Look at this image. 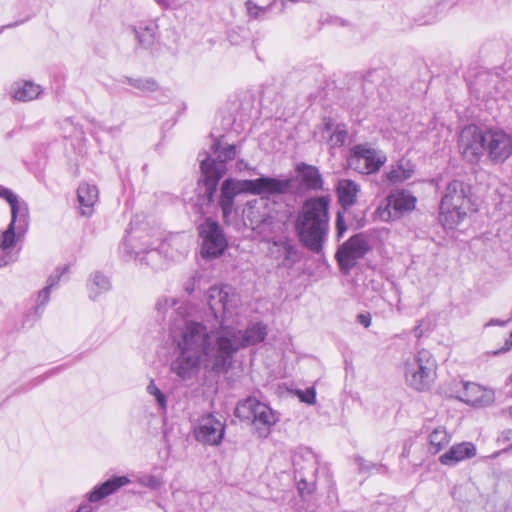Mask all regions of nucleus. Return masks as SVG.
<instances>
[{
	"mask_svg": "<svg viewBox=\"0 0 512 512\" xmlns=\"http://www.w3.org/2000/svg\"><path fill=\"white\" fill-rule=\"evenodd\" d=\"M297 396L299 399L306 404H314L316 402V391L313 387L307 388L306 390H298Z\"/></svg>",
	"mask_w": 512,
	"mask_h": 512,
	"instance_id": "37998d69",
	"label": "nucleus"
},
{
	"mask_svg": "<svg viewBox=\"0 0 512 512\" xmlns=\"http://www.w3.org/2000/svg\"><path fill=\"white\" fill-rule=\"evenodd\" d=\"M509 415L511 416L512 418V406L509 408Z\"/></svg>",
	"mask_w": 512,
	"mask_h": 512,
	"instance_id": "6e6d98bb",
	"label": "nucleus"
},
{
	"mask_svg": "<svg viewBox=\"0 0 512 512\" xmlns=\"http://www.w3.org/2000/svg\"><path fill=\"white\" fill-rule=\"evenodd\" d=\"M347 231V226L345 224L344 216L342 212L338 211L336 216V237L339 241Z\"/></svg>",
	"mask_w": 512,
	"mask_h": 512,
	"instance_id": "c03bdc74",
	"label": "nucleus"
},
{
	"mask_svg": "<svg viewBox=\"0 0 512 512\" xmlns=\"http://www.w3.org/2000/svg\"><path fill=\"white\" fill-rule=\"evenodd\" d=\"M147 393L155 397L160 408L165 409L167 405V399L165 394L157 387L154 380H150L147 388Z\"/></svg>",
	"mask_w": 512,
	"mask_h": 512,
	"instance_id": "ea45409f",
	"label": "nucleus"
},
{
	"mask_svg": "<svg viewBox=\"0 0 512 512\" xmlns=\"http://www.w3.org/2000/svg\"><path fill=\"white\" fill-rule=\"evenodd\" d=\"M29 224V218H25V222L22 225L20 218L11 221L7 229L0 235V251L4 255H10L11 260L15 262L18 258L19 248H17V242L21 236L26 232Z\"/></svg>",
	"mask_w": 512,
	"mask_h": 512,
	"instance_id": "f3484780",
	"label": "nucleus"
},
{
	"mask_svg": "<svg viewBox=\"0 0 512 512\" xmlns=\"http://www.w3.org/2000/svg\"><path fill=\"white\" fill-rule=\"evenodd\" d=\"M505 87L506 82L498 74L488 71L478 73L469 83L471 94L483 101L498 98Z\"/></svg>",
	"mask_w": 512,
	"mask_h": 512,
	"instance_id": "ddd939ff",
	"label": "nucleus"
},
{
	"mask_svg": "<svg viewBox=\"0 0 512 512\" xmlns=\"http://www.w3.org/2000/svg\"><path fill=\"white\" fill-rule=\"evenodd\" d=\"M360 185L351 179H339L336 184L338 202L343 210H348L357 202Z\"/></svg>",
	"mask_w": 512,
	"mask_h": 512,
	"instance_id": "5701e85b",
	"label": "nucleus"
},
{
	"mask_svg": "<svg viewBox=\"0 0 512 512\" xmlns=\"http://www.w3.org/2000/svg\"><path fill=\"white\" fill-rule=\"evenodd\" d=\"M137 482L152 490H157L163 485L162 478L156 475H142L137 478Z\"/></svg>",
	"mask_w": 512,
	"mask_h": 512,
	"instance_id": "58836bf2",
	"label": "nucleus"
},
{
	"mask_svg": "<svg viewBox=\"0 0 512 512\" xmlns=\"http://www.w3.org/2000/svg\"><path fill=\"white\" fill-rule=\"evenodd\" d=\"M436 366L435 359L426 349H421L408 357L404 363L407 385L417 391L428 390L434 381Z\"/></svg>",
	"mask_w": 512,
	"mask_h": 512,
	"instance_id": "423d86ee",
	"label": "nucleus"
},
{
	"mask_svg": "<svg viewBox=\"0 0 512 512\" xmlns=\"http://www.w3.org/2000/svg\"><path fill=\"white\" fill-rule=\"evenodd\" d=\"M456 386L455 397L468 405L484 406L492 400L490 393L476 383L459 382Z\"/></svg>",
	"mask_w": 512,
	"mask_h": 512,
	"instance_id": "6ab92c4d",
	"label": "nucleus"
},
{
	"mask_svg": "<svg viewBox=\"0 0 512 512\" xmlns=\"http://www.w3.org/2000/svg\"><path fill=\"white\" fill-rule=\"evenodd\" d=\"M328 196L307 199L298 212L295 230L302 244L314 253H320L329 231Z\"/></svg>",
	"mask_w": 512,
	"mask_h": 512,
	"instance_id": "f03ea898",
	"label": "nucleus"
},
{
	"mask_svg": "<svg viewBox=\"0 0 512 512\" xmlns=\"http://www.w3.org/2000/svg\"><path fill=\"white\" fill-rule=\"evenodd\" d=\"M279 420L276 412H274L268 405L262 403L258 406L257 413L252 421L256 426L262 425L265 427V434L268 430Z\"/></svg>",
	"mask_w": 512,
	"mask_h": 512,
	"instance_id": "473e14b6",
	"label": "nucleus"
},
{
	"mask_svg": "<svg viewBox=\"0 0 512 512\" xmlns=\"http://www.w3.org/2000/svg\"><path fill=\"white\" fill-rule=\"evenodd\" d=\"M98 193L97 187L89 183H83L78 187L77 196L83 216L92 214L93 206L98 200Z\"/></svg>",
	"mask_w": 512,
	"mask_h": 512,
	"instance_id": "bb28decb",
	"label": "nucleus"
},
{
	"mask_svg": "<svg viewBox=\"0 0 512 512\" xmlns=\"http://www.w3.org/2000/svg\"><path fill=\"white\" fill-rule=\"evenodd\" d=\"M156 25L140 23L134 27L136 39L141 47L149 49L153 46L156 39Z\"/></svg>",
	"mask_w": 512,
	"mask_h": 512,
	"instance_id": "c756f323",
	"label": "nucleus"
},
{
	"mask_svg": "<svg viewBox=\"0 0 512 512\" xmlns=\"http://www.w3.org/2000/svg\"><path fill=\"white\" fill-rule=\"evenodd\" d=\"M248 15L252 18H257L259 15V12L264 11V8L258 6L256 3H254L251 0L246 1L245 3Z\"/></svg>",
	"mask_w": 512,
	"mask_h": 512,
	"instance_id": "a18cd8bd",
	"label": "nucleus"
},
{
	"mask_svg": "<svg viewBox=\"0 0 512 512\" xmlns=\"http://www.w3.org/2000/svg\"><path fill=\"white\" fill-rule=\"evenodd\" d=\"M261 186V177L252 180H236L232 178L224 180L219 199L223 218L227 219L231 214L234 206V199L238 194L250 193L253 195H262Z\"/></svg>",
	"mask_w": 512,
	"mask_h": 512,
	"instance_id": "9d476101",
	"label": "nucleus"
},
{
	"mask_svg": "<svg viewBox=\"0 0 512 512\" xmlns=\"http://www.w3.org/2000/svg\"><path fill=\"white\" fill-rule=\"evenodd\" d=\"M451 441V435L443 427L435 428L429 435L430 451L433 454L440 452Z\"/></svg>",
	"mask_w": 512,
	"mask_h": 512,
	"instance_id": "f704fd0d",
	"label": "nucleus"
},
{
	"mask_svg": "<svg viewBox=\"0 0 512 512\" xmlns=\"http://www.w3.org/2000/svg\"><path fill=\"white\" fill-rule=\"evenodd\" d=\"M159 5L163 7H170L176 0H155Z\"/></svg>",
	"mask_w": 512,
	"mask_h": 512,
	"instance_id": "864d4df0",
	"label": "nucleus"
},
{
	"mask_svg": "<svg viewBox=\"0 0 512 512\" xmlns=\"http://www.w3.org/2000/svg\"><path fill=\"white\" fill-rule=\"evenodd\" d=\"M486 152L491 161L504 162L512 155V136L501 129L487 130Z\"/></svg>",
	"mask_w": 512,
	"mask_h": 512,
	"instance_id": "2eb2a0df",
	"label": "nucleus"
},
{
	"mask_svg": "<svg viewBox=\"0 0 512 512\" xmlns=\"http://www.w3.org/2000/svg\"><path fill=\"white\" fill-rule=\"evenodd\" d=\"M261 404L262 403L256 398L248 397L238 403L235 408V415L241 420L253 421L255 414L257 413L258 406Z\"/></svg>",
	"mask_w": 512,
	"mask_h": 512,
	"instance_id": "72a5a7b5",
	"label": "nucleus"
},
{
	"mask_svg": "<svg viewBox=\"0 0 512 512\" xmlns=\"http://www.w3.org/2000/svg\"><path fill=\"white\" fill-rule=\"evenodd\" d=\"M369 250L370 246L363 234L351 236L338 247L335 254L340 271L343 274H348Z\"/></svg>",
	"mask_w": 512,
	"mask_h": 512,
	"instance_id": "9b49d317",
	"label": "nucleus"
},
{
	"mask_svg": "<svg viewBox=\"0 0 512 512\" xmlns=\"http://www.w3.org/2000/svg\"><path fill=\"white\" fill-rule=\"evenodd\" d=\"M42 89L32 81L14 82L9 89L10 96L19 102L32 101L40 96Z\"/></svg>",
	"mask_w": 512,
	"mask_h": 512,
	"instance_id": "393cba45",
	"label": "nucleus"
},
{
	"mask_svg": "<svg viewBox=\"0 0 512 512\" xmlns=\"http://www.w3.org/2000/svg\"><path fill=\"white\" fill-rule=\"evenodd\" d=\"M294 467L300 476V480L298 482V490L301 494H303L305 489L303 485H307L309 476H311V478L316 476L318 471V458L313 451L306 450L300 459H296L294 461Z\"/></svg>",
	"mask_w": 512,
	"mask_h": 512,
	"instance_id": "aec40b11",
	"label": "nucleus"
},
{
	"mask_svg": "<svg viewBox=\"0 0 512 512\" xmlns=\"http://www.w3.org/2000/svg\"><path fill=\"white\" fill-rule=\"evenodd\" d=\"M355 462L358 466V470L360 473H369L372 470H376L377 472H382L386 470V467L384 465L372 463L370 461L365 460L361 456L355 457Z\"/></svg>",
	"mask_w": 512,
	"mask_h": 512,
	"instance_id": "e433bc0d",
	"label": "nucleus"
},
{
	"mask_svg": "<svg viewBox=\"0 0 512 512\" xmlns=\"http://www.w3.org/2000/svg\"><path fill=\"white\" fill-rule=\"evenodd\" d=\"M11 263H13V261L11 260V256L4 255V253L0 251V268Z\"/></svg>",
	"mask_w": 512,
	"mask_h": 512,
	"instance_id": "603ef678",
	"label": "nucleus"
},
{
	"mask_svg": "<svg viewBox=\"0 0 512 512\" xmlns=\"http://www.w3.org/2000/svg\"><path fill=\"white\" fill-rule=\"evenodd\" d=\"M225 426L214 415L203 416L194 428V436L198 442L207 445H219L224 437Z\"/></svg>",
	"mask_w": 512,
	"mask_h": 512,
	"instance_id": "dca6fc26",
	"label": "nucleus"
},
{
	"mask_svg": "<svg viewBox=\"0 0 512 512\" xmlns=\"http://www.w3.org/2000/svg\"><path fill=\"white\" fill-rule=\"evenodd\" d=\"M154 244L149 231L131 227L120 250L128 259L135 258L152 269H160L163 266V252L160 245L155 247Z\"/></svg>",
	"mask_w": 512,
	"mask_h": 512,
	"instance_id": "39448f33",
	"label": "nucleus"
},
{
	"mask_svg": "<svg viewBox=\"0 0 512 512\" xmlns=\"http://www.w3.org/2000/svg\"><path fill=\"white\" fill-rule=\"evenodd\" d=\"M470 190L469 184L456 179L446 185L439 207V219L445 228H454L467 215L471 205Z\"/></svg>",
	"mask_w": 512,
	"mask_h": 512,
	"instance_id": "7ed1b4c3",
	"label": "nucleus"
},
{
	"mask_svg": "<svg viewBox=\"0 0 512 512\" xmlns=\"http://www.w3.org/2000/svg\"><path fill=\"white\" fill-rule=\"evenodd\" d=\"M387 161L386 155L370 144H357L350 149L349 166L361 174H372L380 170Z\"/></svg>",
	"mask_w": 512,
	"mask_h": 512,
	"instance_id": "1a4fd4ad",
	"label": "nucleus"
},
{
	"mask_svg": "<svg viewBox=\"0 0 512 512\" xmlns=\"http://www.w3.org/2000/svg\"><path fill=\"white\" fill-rule=\"evenodd\" d=\"M0 198L5 199L9 203L11 209V218H14V221L20 218V222L23 225L25 218H29V209L27 203L20 201L16 194L3 186H0Z\"/></svg>",
	"mask_w": 512,
	"mask_h": 512,
	"instance_id": "a878e982",
	"label": "nucleus"
},
{
	"mask_svg": "<svg viewBox=\"0 0 512 512\" xmlns=\"http://www.w3.org/2000/svg\"><path fill=\"white\" fill-rule=\"evenodd\" d=\"M262 195H281L288 192L291 186L289 179H278L268 176L261 177Z\"/></svg>",
	"mask_w": 512,
	"mask_h": 512,
	"instance_id": "c85d7f7f",
	"label": "nucleus"
},
{
	"mask_svg": "<svg viewBox=\"0 0 512 512\" xmlns=\"http://www.w3.org/2000/svg\"><path fill=\"white\" fill-rule=\"evenodd\" d=\"M510 321H511V319L501 320V319L493 318V319H490L487 323H485L484 328H488L491 326L505 327Z\"/></svg>",
	"mask_w": 512,
	"mask_h": 512,
	"instance_id": "09e8293b",
	"label": "nucleus"
},
{
	"mask_svg": "<svg viewBox=\"0 0 512 512\" xmlns=\"http://www.w3.org/2000/svg\"><path fill=\"white\" fill-rule=\"evenodd\" d=\"M69 267L67 265L57 267L47 279V287L50 289L56 288L61 278L68 272Z\"/></svg>",
	"mask_w": 512,
	"mask_h": 512,
	"instance_id": "a19ab883",
	"label": "nucleus"
},
{
	"mask_svg": "<svg viewBox=\"0 0 512 512\" xmlns=\"http://www.w3.org/2000/svg\"><path fill=\"white\" fill-rule=\"evenodd\" d=\"M88 288L90 291V298L95 299L97 295L110 290L111 282L106 275L97 271L90 275Z\"/></svg>",
	"mask_w": 512,
	"mask_h": 512,
	"instance_id": "2f4dec72",
	"label": "nucleus"
},
{
	"mask_svg": "<svg viewBox=\"0 0 512 512\" xmlns=\"http://www.w3.org/2000/svg\"><path fill=\"white\" fill-rule=\"evenodd\" d=\"M51 290L52 289L45 286L41 291H39L37 300H36L37 304L35 307V313L37 315H41L43 313L44 307L50 299Z\"/></svg>",
	"mask_w": 512,
	"mask_h": 512,
	"instance_id": "79ce46f5",
	"label": "nucleus"
},
{
	"mask_svg": "<svg viewBox=\"0 0 512 512\" xmlns=\"http://www.w3.org/2000/svg\"><path fill=\"white\" fill-rule=\"evenodd\" d=\"M415 205L416 198L412 194L405 190L395 191L386 198L385 207H379L377 212L381 220L390 221L412 211Z\"/></svg>",
	"mask_w": 512,
	"mask_h": 512,
	"instance_id": "4468645a",
	"label": "nucleus"
},
{
	"mask_svg": "<svg viewBox=\"0 0 512 512\" xmlns=\"http://www.w3.org/2000/svg\"><path fill=\"white\" fill-rule=\"evenodd\" d=\"M216 159L211 158L206 152L199 154L200 168L203 176L205 195L209 202L213 200L219 180L226 172L225 163L236 156V146L234 144L221 148L220 142L216 141L211 146Z\"/></svg>",
	"mask_w": 512,
	"mask_h": 512,
	"instance_id": "20e7f679",
	"label": "nucleus"
},
{
	"mask_svg": "<svg viewBox=\"0 0 512 512\" xmlns=\"http://www.w3.org/2000/svg\"><path fill=\"white\" fill-rule=\"evenodd\" d=\"M243 222L246 227L269 238L282 230L283 223L269 215L266 203L263 200L248 201L242 212Z\"/></svg>",
	"mask_w": 512,
	"mask_h": 512,
	"instance_id": "0eeeda50",
	"label": "nucleus"
},
{
	"mask_svg": "<svg viewBox=\"0 0 512 512\" xmlns=\"http://www.w3.org/2000/svg\"><path fill=\"white\" fill-rule=\"evenodd\" d=\"M357 322L368 328L371 325V315L370 313H360L357 315Z\"/></svg>",
	"mask_w": 512,
	"mask_h": 512,
	"instance_id": "de8ad7c7",
	"label": "nucleus"
},
{
	"mask_svg": "<svg viewBox=\"0 0 512 512\" xmlns=\"http://www.w3.org/2000/svg\"><path fill=\"white\" fill-rule=\"evenodd\" d=\"M176 303V300L173 298L163 297L158 299V301L156 302V309L158 311H162L166 307H173L174 305H176Z\"/></svg>",
	"mask_w": 512,
	"mask_h": 512,
	"instance_id": "49530a36",
	"label": "nucleus"
},
{
	"mask_svg": "<svg viewBox=\"0 0 512 512\" xmlns=\"http://www.w3.org/2000/svg\"><path fill=\"white\" fill-rule=\"evenodd\" d=\"M300 184L307 190L321 191L323 190L324 180L316 166L306 163H299L295 168Z\"/></svg>",
	"mask_w": 512,
	"mask_h": 512,
	"instance_id": "4be33fe9",
	"label": "nucleus"
},
{
	"mask_svg": "<svg viewBox=\"0 0 512 512\" xmlns=\"http://www.w3.org/2000/svg\"><path fill=\"white\" fill-rule=\"evenodd\" d=\"M274 246L278 248L277 252L279 253V257L281 258L279 266L289 269L300 260L297 248L290 241H275Z\"/></svg>",
	"mask_w": 512,
	"mask_h": 512,
	"instance_id": "cd10ccee",
	"label": "nucleus"
},
{
	"mask_svg": "<svg viewBox=\"0 0 512 512\" xmlns=\"http://www.w3.org/2000/svg\"><path fill=\"white\" fill-rule=\"evenodd\" d=\"M201 239V255L203 258L214 259L221 256L227 248V239L219 223L211 218L197 227Z\"/></svg>",
	"mask_w": 512,
	"mask_h": 512,
	"instance_id": "6e6552de",
	"label": "nucleus"
},
{
	"mask_svg": "<svg viewBox=\"0 0 512 512\" xmlns=\"http://www.w3.org/2000/svg\"><path fill=\"white\" fill-rule=\"evenodd\" d=\"M130 483L127 476H115L95 486L88 494V500L92 503L98 502L107 496L115 493L121 487Z\"/></svg>",
	"mask_w": 512,
	"mask_h": 512,
	"instance_id": "b1692460",
	"label": "nucleus"
},
{
	"mask_svg": "<svg viewBox=\"0 0 512 512\" xmlns=\"http://www.w3.org/2000/svg\"><path fill=\"white\" fill-rule=\"evenodd\" d=\"M207 301L209 312L205 319L183 316L174 319L170 328L175 346L170 370L183 381L195 378L201 368L226 373L239 350L256 345L267 336V326L261 322L240 327V298L231 286L210 287Z\"/></svg>",
	"mask_w": 512,
	"mask_h": 512,
	"instance_id": "f257e3e1",
	"label": "nucleus"
},
{
	"mask_svg": "<svg viewBox=\"0 0 512 512\" xmlns=\"http://www.w3.org/2000/svg\"><path fill=\"white\" fill-rule=\"evenodd\" d=\"M236 167L239 171L249 170L252 174H257L256 168H250L248 163H246L244 160L237 161Z\"/></svg>",
	"mask_w": 512,
	"mask_h": 512,
	"instance_id": "3c124183",
	"label": "nucleus"
},
{
	"mask_svg": "<svg viewBox=\"0 0 512 512\" xmlns=\"http://www.w3.org/2000/svg\"><path fill=\"white\" fill-rule=\"evenodd\" d=\"M347 138V129L345 125H337L335 130L330 135V145L331 147H340L342 146Z\"/></svg>",
	"mask_w": 512,
	"mask_h": 512,
	"instance_id": "4c0bfd02",
	"label": "nucleus"
},
{
	"mask_svg": "<svg viewBox=\"0 0 512 512\" xmlns=\"http://www.w3.org/2000/svg\"><path fill=\"white\" fill-rule=\"evenodd\" d=\"M487 130L470 124L462 128L459 134L458 146L463 157L471 162H477L486 152Z\"/></svg>",
	"mask_w": 512,
	"mask_h": 512,
	"instance_id": "f8f14e48",
	"label": "nucleus"
},
{
	"mask_svg": "<svg viewBox=\"0 0 512 512\" xmlns=\"http://www.w3.org/2000/svg\"><path fill=\"white\" fill-rule=\"evenodd\" d=\"M414 173L413 166L409 161L401 160L396 166H393L386 174V178L390 183H400L409 179Z\"/></svg>",
	"mask_w": 512,
	"mask_h": 512,
	"instance_id": "7c9ffc66",
	"label": "nucleus"
},
{
	"mask_svg": "<svg viewBox=\"0 0 512 512\" xmlns=\"http://www.w3.org/2000/svg\"><path fill=\"white\" fill-rule=\"evenodd\" d=\"M76 512H92V507L89 504H82Z\"/></svg>",
	"mask_w": 512,
	"mask_h": 512,
	"instance_id": "5fc2aeb1",
	"label": "nucleus"
},
{
	"mask_svg": "<svg viewBox=\"0 0 512 512\" xmlns=\"http://www.w3.org/2000/svg\"><path fill=\"white\" fill-rule=\"evenodd\" d=\"M191 242V236L184 232L170 234L159 244L160 251L164 259L181 261L187 256Z\"/></svg>",
	"mask_w": 512,
	"mask_h": 512,
	"instance_id": "a211bd4d",
	"label": "nucleus"
},
{
	"mask_svg": "<svg viewBox=\"0 0 512 512\" xmlns=\"http://www.w3.org/2000/svg\"><path fill=\"white\" fill-rule=\"evenodd\" d=\"M476 455V447L471 442H461L449 448L440 455L439 462L445 466H455L461 461L470 459Z\"/></svg>",
	"mask_w": 512,
	"mask_h": 512,
	"instance_id": "412c9836",
	"label": "nucleus"
},
{
	"mask_svg": "<svg viewBox=\"0 0 512 512\" xmlns=\"http://www.w3.org/2000/svg\"><path fill=\"white\" fill-rule=\"evenodd\" d=\"M123 83H126L142 92H155L158 84L153 78H133L125 77Z\"/></svg>",
	"mask_w": 512,
	"mask_h": 512,
	"instance_id": "c9c22d12",
	"label": "nucleus"
},
{
	"mask_svg": "<svg viewBox=\"0 0 512 512\" xmlns=\"http://www.w3.org/2000/svg\"><path fill=\"white\" fill-rule=\"evenodd\" d=\"M512 348V332L510 333V337L505 341V344L502 348L491 352L492 355H499L501 353H505Z\"/></svg>",
	"mask_w": 512,
	"mask_h": 512,
	"instance_id": "8fccbe9b",
	"label": "nucleus"
}]
</instances>
